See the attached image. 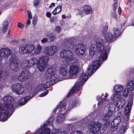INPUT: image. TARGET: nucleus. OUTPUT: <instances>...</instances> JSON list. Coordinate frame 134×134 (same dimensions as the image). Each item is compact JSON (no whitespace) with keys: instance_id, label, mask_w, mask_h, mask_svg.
Instances as JSON below:
<instances>
[{"instance_id":"nucleus-1","label":"nucleus","mask_w":134,"mask_h":134,"mask_svg":"<svg viewBox=\"0 0 134 134\" xmlns=\"http://www.w3.org/2000/svg\"><path fill=\"white\" fill-rule=\"evenodd\" d=\"M45 75L47 80L48 81L46 82L44 85L42 83L38 85L36 88L37 90H41L43 86L44 87H49L51 85V82L52 85L58 82L59 77L57 75L56 66L54 65L49 66L46 72Z\"/></svg>"},{"instance_id":"nucleus-2","label":"nucleus","mask_w":134,"mask_h":134,"mask_svg":"<svg viewBox=\"0 0 134 134\" xmlns=\"http://www.w3.org/2000/svg\"><path fill=\"white\" fill-rule=\"evenodd\" d=\"M95 43L97 51L100 54L99 57V60L102 61L106 60L107 58V52L109 51L110 48L109 44L106 47L105 45L106 42H104L102 39L100 38L96 40Z\"/></svg>"},{"instance_id":"nucleus-3","label":"nucleus","mask_w":134,"mask_h":134,"mask_svg":"<svg viewBox=\"0 0 134 134\" xmlns=\"http://www.w3.org/2000/svg\"><path fill=\"white\" fill-rule=\"evenodd\" d=\"M42 50L41 46L38 44L35 48V46L32 44H26L21 45L19 47V52L21 54H30L34 51L35 54H39Z\"/></svg>"},{"instance_id":"nucleus-4","label":"nucleus","mask_w":134,"mask_h":134,"mask_svg":"<svg viewBox=\"0 0 134 134\" xmlns=\"http://www.w3.org/2000/svg\"><path fill=\"white\" fill-rule=\"evenodd\" d=\"M13 111L14 106L12 103H7L3 105L0 104V121L7 120L9 113H12Z\"/></svg>"},{"instance_id":"nucleus-5","label":"nucleus","mask_w":134,"mask_h":134,"mask_svg":"<svg viewBox=\"0 0 134 134\" xmlns=\"http://www.w3.org/2000/svg\"><path fill=\"white\" fill-rule=\"evenodd\" d=\"M88 79V77L87 75L85 73H82L79 79L78 80L77 82L76 83L74 86L71 90L67 95V97H69L80 90L82 86Z\"/></svg>"},{"instance_id":"nucleus-6","label":"nucleus","mask_w":134,"mask_h":134,"mask_svg":"<svg viewBox=\"0 0 134 134\" xmlns=\"http://www.w3.org/2000/svg\"><path fill=\"white\" fill-rule=\"evenodd\" d=\"M119 105H116V103H110L108 106H109V109L108 110L110 109L112 111H113V110L114 109L115 107L117 106V107L119 108L120 109L117 110V113H118V116L116 118H115L114 119L113 122L111 123V126L112 128L114 129L113 130L112 129L111 130L112 131H114V129L115 130L118 129V127H119V125H121L122 124L120 122L121 118H122V116L121 115V110L118 107V106Z\"/></svg>"},{"instance_id":"nucleus-7","label":"nucleus","mask_w":134,"mask_h":134,"mask_svg":"<svg viewBox=\"0 0 134 134\" xmlns=\"http://www.w3.org/2000/svg\"><path fill=\"white\" fill-rule=\"evenodd\" d=\"M12 90L13 92L19 95L26 94L29 95L30 93L29 90H25L24 87L20 83H16L14 84L12 86Z\"/></svg>"},{"instance_id":"nucleus-8","label":"nucleus","mask_w":134,"mask_h":134,"mask_svg":"<svg viewBox=\"0 0 134 134\" xmlns=\"http://www.w3.org/2000/svg\"><path fill=\"white\" fill-rule=\"evenodd\" d=\"M61 57L66 59H69L71 63H75L77 62V59L74 57V55L71 51L66 49L61 51L60 53Z\"/></svg>"},{"instance_id":"nucleus-9","label":"nucleus","mask_w":134,"mask_h":134,"mask_svg":"<svg viewBox=\"0 0 134 134\" xmlns=\"http://www.w3.org/2000/svg\"><path fill=\"white\" fill-rule=\"evenodd\" d=\"M121 96L120 93L115 92L111 97V100L114 103H116V105H119L118 107L120 109L123 108L125 103V99L123 98H121Z\"/></svg>"},{"instance_id":"nucleus-10","label":"nucleus","mask_w":134,"mask_h":134,"mask_svg":"<svg viewBox=\"0 0 134 134\" xmlns=\"http://www.w3.org/2000/svg\"><path fill=\"white\" fill-rule=\"evenodd\" d=\"M102 125V124L99 121L96 122L92 121L89 124L88 127L91 133L95 134H100L99 130Z\"/></svg>"},{"instance_id":"nucleus-11","label":"nucleus","mask_w":134,"mask_h":134,"mask_svg":"<svg viewBox=\"0 0 134 134\" xmlns=\"http://www.w3.org/2000/svg\"><path fill=\"white\" fill-rule=\"evenodd\" d=\"M10 68L11 70L14 72L19 70V60L15 55H12L10 59Z\"/></svg>"},{"instance_id":"nucleus-12","label":"nucleus","mask_w":134,"mask_h":134,"mask_svg":"<svg viewBox=\"0 0 134 134\" xmlns=\"http://www.w3.org/2000/svg\"><path fill=\"white\" fill-rule=\"evenodd\" d=\"M38 61V59L37 58L33 57L24 60L22 64V66L24 69L30 68L37 64Z\"/></svg>"},{"instance_id":"nucleus-13","label":"nucleus","mask_w":134,"mask_h":134,"mask_svg":"<svg viewBox=\"0 0 134 134\" xmlns=\"http://www.w3.org/2000/svg\"><path fill=\"white\" fill-rule=\"evenodd\" d=\"M54 120V118L53 116L51 117L48 119V121H46L45 123L44 124V127L41 126L39 130H42L40 133V134H50V130L48 128H45V126H48L52 124Z\"/></svg>"},{"instance_id":"nucleus-14","label":"nucleus","mask_w":134,"mask_h":134,"mask_svg":"<svg viewBox=\"0 0 134 134\" xmlns=\"http://www.w3.org/2000/svg\"><path fill=\"white\" fill-rule=\"evenodd\" d=\"M100 63L98 60H96L88 66L87 71L89 76H91L95 72V70L100 66Z\"/></svg>"},{"instance_id":"nucleus-15","label":"nucleus","mask_w":134,"mask_h":134,"mask_svg":"<svg viewBox=\"0 0 134 134\" xmlns=\"http://www.w3.org/2000/svg\"><path fill=\"white\" fill-rule=\"evenodd\" d=\"M57 50V47L55 46H48L44 48V53L46 55L52 56L54 55Z\"/></svg>"},{"instance_id":"nucleus-16","label":"nucleus","mask_w":134,"mask_h":134,"mask_svg":"<svg viewBox=\"0 0 134 134\" xmlns=\"http://www.w3.org/2000/svg\"><path fill=\"white\" fill-rule=\"evenodd\" d=\"M79 71V66L77 65H71L69 68L68 78H72L76 75Z\"/></svg>"},{"instance_id":"nucleus-17","label":"nucleus","mask_w":134,"mask_h":134,"mask_svg":"<svg viewBox=\"0 0 134 134\" xmlns=\"http://www.w3.org/2000/svg\"><path fill=\"white\" fill-rule=\"evenodd\" d=\"M75 51L77 55L79 57H82L85 53L86 47L83 44H79L76 46Z\"/></svg>"},{"instance_id":"nucleus-18","label":"nucleus","mask_w":134,"mask_h":134,"mask_svg":"<svg viewBox=\"0 0 134 134\" xmlns=\"http://www.w3.org/2000/svg\"><path fill=\"white\" fill-rule=\"evenodd\" d=\"M133 99L132 98L131 99L129 102L125 110V115L122 118L126 120H128L130 116L131 108L133 104Z\"/></svg>"},{"instance_id":"nucleus-19","label":"nucleus","mask_w":134,"mask_h":134,"mask_svg":"<svg viewBox=\"0 0 134 134\" xmlns=\"http://www.w3.org/2000/svg\"><path fill=\"white\" fill-rule=\"evenodd\" d=\"M30 75V73L29 72L23 71L19 75L18 79L20 81H24L29 78Z\"/></svg>"},{"instance_id":"nucleus-20","label":"nucleus","mask_w":134,"mask_h":134,"mask_svg":"<svg viewBox=\"0 0 134 134\" xmlns=\"http://www.w3.org/2000/svg\"><path fill=\"white\" fill-rule=\"evenodd\" d=\"M10 49L8 48H3L0 50V55L3 57H7L11 54Z\"/></svg>"},{"instance_id":"nucleus-21","label":"nucleus","mask_w":134,"mask_h":134,"mask_svg":"<svg viewBox=\"0 0 134 134\" xmlns=\"http://www.w3.org/2000/svg\"><path fill=\"white\" fill-rule=\"evenodd\" d=\"M66 104L65 102H60L59 105H57L56 108L53 110V112H55L57 109H58L59 112L63 111L65 110Z\"/></svg>"},{"instance_id":"nucleus-22","label":"nucleus","mask_w":134,"mask_h":134,"mask_svg":"<svg viewBox=\"0 0 134 134\" xmlns=\"http://www.w3.org/2000/svg\"><path fill=\"white\" fill-rule=\"evenodd\" d=\"M108 96V94L106 93H105L104 94L103 93L102 94L101 97L100 96H98L97 97V100L99 101H100V102H99L98 103V106L99 107L101 106L102 102L105 101L106 100V98Z\"/></svg>"},{"instance_id":"nucleus-23","label":"nucleus","mask_w":134,"mask_h":134,"mask_svg":"<svg viewBox=\"0 0 134 134\" xmlns=\"http://www.w3.org/2000/svg\"><path fill=\"white\" fill-rule=\"evenodd\" d=\"M103 37L109 43L115 40V37L114 35L110 32H108L107 35H105V36Z\"/></svg>"},{"instance_id":"nucleus-24","label":"nucleus","mask_w":134,"mask_h":134,"mask_svg":"<svg viewBox=\"0 0 134 134\" xmlns=\"http://www.w3.org/2000/svg\"><path fill=\"white\" fill-rule=\"evenodd\" d=\"M59 71L60 73L63 76H66L68 77L69 74L67 68L65 66H61L60 69Z\"/></svg>"},{"instance_id":"nucleus-25","label":"nucleus","mask_w":134,"mask_h":134,"mask_svg":"<svg viewBox=\"0 0 134 134\" xmlns=\"http://www.w3.org/2000/svg\"><path fill=\"white\" fill-rule=\"evenodd\" d=\"M113 113V111H112L110 109L109 110H108L107 113L105 114L104 115L103 117V120L105 121H107L112 115Z\"/></svg>"},{"instance_id":"nucleus-26","label":"nucleus","mask_w":134,"mask_h":134,"mask_svg":"<svg viewBox=\"0 0 134 134\" xmlns=\"http://www.w3.org/2000/svg\"><path fill=\"white\" fill-rule=\"evenodd\" d=\"M49 57L47 55H43L39 58L38 59V62L47 64L49 61Z\"/></svg>"},{"instance_id":"nucleus-27","label":"nucleus","mask_w":134,"mask_h":134,"mask_svg":"<svg viewBox=\"0 0 134 134\" xmlns=\"http://www.w3.org/2000/svg\"><path fill=\"white\" fill-rule=\"evenodd\" d=\"M47 65L44 63L38 62L37 64V67L40 71H43L45 69Z\"/></svg>"},{"instance_id":"nucleus-28","label":"nucleus","mask_w":134,"mask_h":134,"mask_svg":"<svg viewBox=\"0 0 134 134\" xmlns=\"http://www.w3.org/2000/svg\"><path fill=\"white\" fill-rule=\"evenodd\" d=\"M114 90L116 93H121L124 89L123 86L121 85H116L114 87Z\"/></svg>"},{"instance_id":"nucleus-29","label":"nucleus","mask_w":134,"mask_h":134,"mask_svg":"<svg viewBox=\"0 0 134 134\" xmlns=\"http://www.w3.org/2000/svg\"><path fill=\"white\" fill-rule=\"evenodd\" d=\"M79 103L80 101L77 99L72 102H70L68 106V109L67 110V112H68V111L69 112V109L70 110L73 107L79 104Z\"/></svg>"},{"instance_id":"nucleus-30","label":"nucleus","mask_w":134,"mask_h":134,"mask_svg":"<svg viewBox=\"0 0 134 134\" xmlns=\"http://www.w3.org/2000/svg\"><path fill=\"white\" fill-rule=\"evenodd\" d=\"M127 88L132 93L134 90V81L132 80L129 81L127 83Z\"/></svg>"},{"instance_id":"nucleus-31","label":"nucleus","mask_w":134,"mask_h":134,"mask_svg":"<svg viewBox=\"0 0 134 134\" xmlns=\"http://www.w3.org/2000/svg\"><path fill=\"white\" fill-rule=\"evenodd\" d=\"M30 96H27L25 98H23L20 99L18 102V104L19 105H23L25 104L27 101L31 98Z\"/></svg>"},{"instance_id":"nucleus-32","label":"nucleus","mask_w":134,"mask_h":134,"mask_svg":"<svg viewBox=\"0 0 134 134\" xmlns=\"http://www.w3.org/2000/svg\"><path fill=\"white\" fill-rule=\"evenodd\" d=\"M83 9L85 14L87 15L91 14L92 12V10L91 7L88 5L84 6Z\"/></svg>"},{"instance_id":"nucleus-33","label":"nucleus","mask_w":134,"mask_h":134,"mask_svg":"<svg viewBox=\"0 0 134 134\" xmlns=\"http://www.w3.org/2000/svg\"><path fill=\"white\" fill-rule=\"evenodd\" d=\"M65 119V114H59L57 117L56 122L59 123H62Z\"/></svg>"},{"instance_id":"nucleus-34","label":"nucleus","mask_w":134,"mask_h":134,"mask_svg":"<svg viewBox=\"0 0 134 134\" xmlns=\"http://www.w3.org/2000/svg\"><path fill=\"white\" fill-rule=\"evenodd\" d=\"M8 23L7 20H5L3 22V24L2 30L3 33L5 34V32L7 31V29L8 28Z\"/></svg>"},{"instance_id":"nucleus-35","label":"nucleus","mask_w":134,"mask_h":134,"mask_svg":"<svg viewBox=\"0 0 134 134\" xmlns=\"http://www.w3.org/2000/svg\"><path fill=\"white\" fill-rule=\"evenodd\" d=\"M97 50L96 47L93 45L91 46L89 49V52L90 55L91 56L94 55L96 53Z\"/></svg>"},{"instance_id":"nucleus-36","label":"nucleus","mask_w":134,"mask_h":134,"mask_svg":"<svg viewBox=\"0 0 134 134\" xmlns=\"http://www.w3.org/2000/svg\"><path fill=\"white\" fill-rule=\"evenodd\" d=\"M72 38H70L65 40L62 44L65 47H68L71 43V41L72 40Z\"/></svg>"},{"instance_id":"nucleus-37","label":"nucleus","mask_w":134,"mask_h":134,"mask_svg":"<svg viewBox=\"0 0 134 134\" xmlns=\"http://www.w3.org/2000/svg\"><path fill=\"white\" fill-rule=\"evenodd\" d=\"M113 30L114 34V35L115 38L118 37L121 34L120 30L117 28H114Z\"/></svg>"},{"instance_id":"nucleus-38","label":"nucleus","mask_w":134,"mask_h":134,"mask_svg":"<svg viewBox=\"0 0 134 134\" xmlns=\"http://www.w3.org/2000/svg\"><path fill=\"white\" fill-rule=\"evenodd\" d=\"M3 100L5 102H11L14 100V98L11 96H9L4 97Z\"/></svg>"},{"instance_id":"nucleus-39","label":"nucleus","mask_w":134,"mask_h":134,"mask_svg":"<svg viewBox=\"0 0 134 134\" xmlns=\"http://www.w3.org/2000/svg\"><path fill=\"white\" fill-rule=\"evenodd\" d=\"M46 37L49 38L51 41L54 40L56 38L55 35L52 34H47L46 36Z\"/></svg>"},{"instance_id":"nucleus-40","label":"nucleus","mask_w":134,"mask_h":134,"mask_svg":"<svg viewBox=\"0 0 134 134\" xmlns=\"http://www.w3.org/2000/svg\"><path fill=\"white\" fill-rule=\"evenodd\" d=\"M62 10V7L61 6H58L53 12V14L54 15L56 14L60 13Z\"/></svg>"},{"instance_id":"nucleus-41","label":"nucleus","mask_w":134,"mask_h":134,"mask_svg":"<svg viewBox=\"0 0 134 134\" xmlns=\"http://www.w3.org/2000/svg\"><path fill=\"white\" fill-rule=\"evenodd\" d=\"M65 131H63L59 132L58 134H65ZM70 134H82V133L80 131L77 130L72 132Z\"/></svg>"},{"instance_id":"nucleus-42","label":"nucleus","mask_w":134,"mask_h":134,"mask_svg":"<svg viewBox=\"0 0 134 134\" xmlns=\"http://www.w3.org/2000/svg\"><path fill=\"white\" fill-rule=\"evenodd\" d=\"M129 89L127 88H125L123 92V95L124 97H126L129 94Z\"/></svg>"},{"instance_id":"nucleus-43","label":"nucleus","mask_w":134,"mask_h":134,"mask_svg":"<svg viewBox=\"0 0 134 134\" xmlns=\"http://www.w3.org/2000/svg\"><path fill=\"white\" fill-rule=\"evenodd\" d=\"M126 127L125 126H123L121 127L119 130V133L120 134L122 133H124L126 132Z\"/></svg>"},{"instance_id":"nucleus-44","label":"nucleus","mask_w":134,"mask_h":134,"mask_svg":"<svg viewBox=\"0 0 134 134\" xmlns=\"http://www.w3.org/2000/svg\"><path fill=\"white\" fill-rule=\"evenodd\" d=\"M108 26H105L103 29L102 36H104L106 34V32L107 30Z\"/></svg>"},{"instance_id":"nucleus-45","label":"nucleus","mask_w":134,"mask_h":134,"mask_svg":"<svg viewBox=\"0 0 134 134\" xmlns=\"http://www.w3.org/2000/svg\"><path fill=\"white\" fill-rule=\"evenodd\" d=\"M90 118L89 115L87 117L83 119L82 122L83 123H86L90 120Z\"/></svg>"},{"instance_id":"nucleus-46","label":"nucleus","mask_w":134,"mask_h":134,"mask_svg":"<svg viewBox=\"0 0 134 134\" xmlns=\"http://www.w3.org/2000/svg\"><path fill=\"white\" fill-rule=\"evenodd\" d=\"M59 131L58 129H54L52 132V134H58Z\"/></svg>"},{"instance_id":"nucleus-47","label":"nucleus","mask_w":134,"mask_h":134,"mask_svg":"<svg viewBox=\"0 0 134 134\" xmlns=\"http://www.w3.org/2000/svg\"><path fill=\"white\" fill-rule=\"evenodd\" d=\"M55 31L57 33H59L61 31V27L58 26H56L55 28Z\"/></svg>"},{"instance_id":"nucleus-48","label":"nucleus","mask_w":134,"mask_h":134,"mask_svg":"<svg viewBox=\"0 0 134 134\" xmlns=\"http://www.w3.org/2000/svg\"><path fill=\"white\" fill-rule=\"evenodd\" d=\"M49 92V91L48 90H46L45 92H44L41 94L39 95V96L40 97H44L47 94H48V93Z\"/></svg>"},{"instance_id":"nucleus-49","label":"nucleus","mask_w":134,"mask_h":134,"mask_svg":"<svg viewBox=\"0 0 134 134\" xmlns=\"http://www.w3.org/2000/svg\"><path fill=\"white\" fill-rule=\"evenodd\" d=\"M18 27L20 29H23L24 27V25L22 24L21 23H17Z\"/></svg>"},{"instance_id":"nucleus-50","label":"nucleus","mask_w":134,"mask_h":134,"mask_svg":"<svg viewBox=\"0 0 134 134\" xmlns=\"http://www.w3.org/2000/svg\"><path fill=\"white\" fill-rule=\"evenodd\" d=\"M117 2H116L115 3L113 4V11L115 12L117 8Z\"/></svg>"},{"instance_id":"nucleus-51","label":"nucleus","mask_w":134,"mask_h":134,"mask_svg":"<svg viewBox=\"0 0 134 134\" xmlns=\"http://www.w3.org/2000/svg\"><path fill=\"white\" fill-rule=\"evenodd\" d=\"M48 41V39L46 38H43L41 40V42L42 43H44L47 42Z\"/></svg>"},{"instance_id":"nucleus-52","label":"nucleus","mask_w":134,"mask_h":134,"mask_svg":"<svg viewBox=\"0 0 134 134\" xmlns=\"http://www.w3.org/2000/svg\"><path fill=\"white\" fill-rule=\"evenodd\" d=\"M39 2L38 0H34L33 2L34 4L35 7L37 6Z\"/></svg>"},{"instance_id":"nucleus-53","label":"nucleus","mask_w":134,"mask_h":134,"mask_svg":"<svg viewBox=\"0 0 134 134\" xmlns=\"http://www.w3.org/2000/svg\"><path fill=\"white\" fill-rule=\"evenodd\" d=\"M28 16L29 18L30 19H31L32 18V16L31 14V12L30 11L28 10L27 11Z\"/></svg>"},{"instance_id":"nucleus-54","label":"nucleus","mask_w":134,"mask_h":134,"mask_svg":"<svg viewBox=\"0 0 134 134\" xmlns=\"http://www.w3.org/2000/svg\"><path fill=\"white\" fill-rule=\"evenodd\" d=\"M8 32V33L6 37L7 38H9L10 36V35H11V30L10 29H9Z\"/></svg>"},{"instance_id":"nucleus-55","label":"nucleus","mask_w":134,"mask_h":134,"mask_svg":"<svg viewBox=\"0 0 134 134\" xmlns=\"http://www.w3.org/2000/svg\"><path fill=\"white\" fill-rule=\"evenodd\" d=\"M114 18H116L117 17V14L114 11L112 13L111 15Z\"/></svg>"},{"instance_id":"nucleus-56","label":"nucleus","mask_w":134,"mask_h":134,"mask_svg":"<svg viewBox=\"0 0 134 134\" xmlns=\"http://www.w3.org/2000/svg\"><path fill=\"white\" fill-rule=\"evenodd\" d=\"M51 13L49 12L47 13L46 14V16L49 18H50L51 16Z\"/></svg>"},{"instance_id":"nucleus-57","label":"nucleus","mask_w":134,"mask_h":134,"mask_svg":"<svg viewBox=\"0 0 134 134\" xmlns=\"http://www.w3.org/2000/svg\"><path fill=\"white\" fill-rule=\"evenodd\" d=\"M37 22V20L36 19H34L33 21V24L34 25H35L36 24Z\"/></svg>"},{"instance_id":"nucleus-58","label":"nucleus","mask_w":134,"mask_h":134,"mask_svg":"<svg viewBox=\"0 0 134 134\" xmlns=\"http://www.w3.org/2000/svg\"><path fill=\"white\" fill-rule=\"evenodd\" d=\"M30 23V20L29 19H27L26 22V24L28 25H29Z\"/></svg>"},{"instance_id":"nucleus-59","label":"nucleus","mask_w":134,"mask_h":134,"mask_svg":"<svg viewBox=\"0 0 134 134\" xmlns=\"http://www.w3.org/2000/svg\"><path fill=\"white\" fill-rule=\"evenodd\" d=\"M17 41L16 40H12L11 42V43L13 44H14V43H17Z\"/></svg>"},{"instance_id":"nucleus-60","label":"nucleus","mask_w":134,"mask_h":134,"mask_svg":"<svg viewBox=\"0 0 134 134\" xmlns=\"http://www.w3.org/2000/svg\"><path fill=\"white\" fill-rule=\"evenodd\" d=\"M118 13L119 14H120L121 13V9L120 7L118 8Z\"/></svg>"},{"instance_id":"nucleus-61","label":"nucleus","mask_w":134,"mask_h":134,"mask_svg":"<svg viewBox=\"0 0 134 134\" xmlns=\"http://www.w3.org/2000/svg\"><path fill=\"white\" fill-rule=\"evenodd\" d=\"M77 13L81 15L82 14L83 12L82 11H81L77 10Z\"/></svg>"},{"instance_id":"nucleus-62","label":"nucleus","mask_w":134,"mask_h":134,"mask_svg":"<svg viewBox=\"0 0 134 134\" xmlns=\"http://www.w3.org/2000/svg\"><path fill=\"white\" fill-rule=\"evenodd\" d=\"M54 20V19L53 18H51L50 19V21L51 22H53Z\"/></svg>"},{"instance_id":"nucleus-63","label":"nucleus","mask_w":134,"mask_h":134,"mask_svg":"<svg viewBox=\"0 0 134 134\" xmlns=\"http://www.w3.org/2000/svg\"><path fill=\"white\" fill-rule=\"evenodd\" d=\"M51 5H52V6L54 7L55 5V4L54 3H51Z\"/></svg>"},{"instance_id":"nucleus-64","label":"nucleus","mask_w":134,"mask_h":134,"mask_svg":"<svg viewBox=\"0 0 134 134\" xmlns=\"http://www.w3.org/2000/svg\"><path fill=\"white\" fill-rule=\"evenodd\" d=\"M62 18L63 19H64L66 18V16L64 15H62Z\"/></svg>"}]
</instances>
